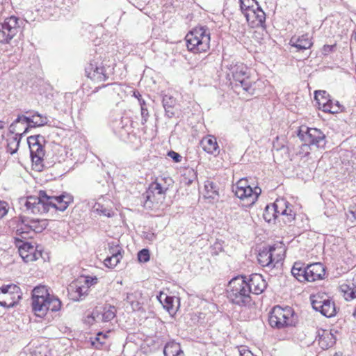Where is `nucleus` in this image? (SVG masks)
<instances>
[{
    "label": "nucleus",
    "instance_id": "1",
    "mask_svg": "<svg viewBox=\"0 0 356 356\" xmlns=\"http://www.w3.org/2000/svg\"><path fill=\"white\" fill-rule=\"evenodd\" d=\"M72 202L73 197L68 193H63L58 196H54L48 195L47 191L41 190L37 197H28L24 206L33 213H44L51 208L64 211Z\"/></svg>",
    "mask_w": 356,
    "mask_h": 356
},
{
    "label": "nucleus",
    "instance_id": "2",
    "mask_svg": "<svg viewBox=\"0 0 356 356\" xmlns=\"http://www.w3.org/2000/svg\"><path fill=\"white\" fill-rule=\"evenodd\" d=\"M227 296L230 302L241 307H250L253 304L250 286L243 275L236 276L229 282Z\"/></svg>",
    "mask_w": 356,
    "mask_h": 356
},
{
    "label": "nucleus",
    "instance_id": "3",
    "mask_svg": "<svg viewBox=\"0 0 356 356\" xmlns=\"http://www.w3.org/2000/svg\"><path fill=\"white\" fill-rule=\"evenodd\" d=\"M188 51L195 54L206 52L210 47V33L206 26L193 29L185 37Z\"/></svg>",
    "mask_w": 356,
    "mask_h": 356
},
{
    "label": "nucleus",
    "instance_id": "4",
    "mask_svg": "<svg viewBox=\"0 0 356 356\" xmlns=\"http://www.w3.org/2000/svg\"><path fill=\"white\" fill-rule=\"evenodd\" d=\"M269 325L278 330L294 326L296 323L295 312L291 307L275 306L268 316Z\"/></svg>",
    "mask_w": 356,
    "mask_h": 356
},
{
    "label": "nucleus",
    "instance_id": "5",
    "mask_svg": "<svg viewBox=\"0 0 356 356\" xmlns=\"http://www.w3.org/2000/svg\"><path fill=\"white\" fill-rule=\"evenodd\" d=\"M48 226V220L46 219H29L24 216H20L17 224L16 236L22 239H27L33 237L37 233L42 232Z\"/></svg>",
    "mask_w": 356,
    "mask_h": 356
},
{
    "label": "nucleus",
    "instance_id": "6",
    "mask_svg": "<svg viewBox=\"0 0 356 356\" xmlns=\"http://www.w3.org/2000/svg\"><path fill=\"white\" fill-rule=\"evenodd\" d=\"M298 136L304 145L309 146L311 149L324 148L327 142L325 134L316 128L302 127L298 130Z\"/></svg>",
    "mask_w": 356,
    "mask_h": 356
},
{
    "label": "nucleus",
    "instance_id": "7",
    "mask_svg": "<svg viewBox=\"0 0 356 356\" xmlns=\"http://www.w3.org/2000/svg\"><path fill=\"white\" fill-rule=\"evenodd\" d=\"M44 141V138L40 134L31 136L27 138L33 168L38 172H41L44 168L43 157L44 156V149L42 143Z\"/></svg>",
    "mask_w": 356,
    "mask_h": 356
},
{
    "label": "nucleus",
    "instance_id": "8",
    "mask_svg": "<svg viewBox=\"0 0 356 356\" xmlns=\"http://www.w3.org/2000/svg\"><path fill=\"white\" fill-rule=\"evenodd\" d=\"M85 71L86 76L97 83L107 81L113 74V67L98 59L91 60Z\"/></svg>",
    "mask_w": 356,
    "mask_h": 356
},
{
    "label": "nucleus",
    "instance_id": "9",
    "mask_svg": "<svg viewBox=\"0 0 356 356\" xmlns=\"http://www.w3.org/2000/svg\"><path fill=\"white\" fill-rule=\"evenodd\" d=\"M312 308L323 316L330 318L336 314V307L333 301L324 293H317L310 296Z\"/></svg>",
    "mask_w": 356,
    "mask_h": 356
},
{
    "label": "nucleus",
    "instance_id": "10",
    "mask_svg": "<svg viewBox=\"0 0 356 356\" xmlns=\"http://www.w3.org/2000/svg\"><path fill=\"white\" fill-rule=\"evenodd\" d=\"M22 293L19 286L14 284L3 285L0 287V306L14 307L22 298Z\"/></svg>",
    "mask_w": 356,
    "mask_h": 356
},
{
    "label": "nucleus",
    "instance_id": "11",
    "mask_svg": "<svg viewBox=\"0 0 356 356\" xmlns=\"http://www.w3.org/2000/svg\"><path fill=\"white\" fill-rule=\"evenodd\" d=\"M19 19L15 16L6 18L0 24V43H8L17 33L19 25Z\"/></svg>",
    "mask_w": 356,
    "mask_h": 356
},
{
    "label": "nucleus",
    "instance_id": "12",
    "mask_svg": "<svg viewBox=\"0 0 356 356\" xmlns=\"http://www.w3.org/2000/svg\"><path fill=\"white\" fill-rule=\"evenodd\" d=\"M278 217L282 216L285 224H291L295 220L296 213L290 204L284 198H277L272 204Z\"/></svg>",
    "mask_w": 356,
    "mask_h": 356
},
{
    "label": "nucleus",
    "instance_id": "13",
    "mask_svg": "<svg viewBox=\"0 0 356 356\" xmlns=\"http://www.w3.org/2000/svg\"><path fill=\"white\" fill-rule=\"evenodd\" d=\"M225 67L227 70V77L229 81L238 82L243 78H249L248 67L241 63L232 61L225 64Z\"/></svg>",
    "mask_w": 356,
    "mask_h": 356
},
{
    "label": "nucleus",
    "instance_id": "14",
    "mask_svg": "<svg viewBox=\"0 0 356 356\" xmlns=\"http://www.w3.org/2000/svg\"><path fill=\"white\" fill-rule=\"evenodd\" d=\"M248 23L252 26H263L266 22V14L260 6L253 7L242 13Z\"/></svg>",
    "mask_w": 356,
    "mask_h": 356
},
{
    "label": "nucleus",
    "instance_id": "15",
    "mask_svg": "<svg viewBox=\"0 0 356 356\" xmlns=\"http://www.w3.org/2000/svg\"><path fill=\"white\" fill-rule=\"evenodd\" d=\"M261 193V189L255 186L254 188L248 187L244 189H240L239 191H236L235 195L244 202V205L246 207L252 206L257 200L259 195Z\"/></svg>",
    "mask_w": 356,
    "mask_h": 356
},
{
    "label": "nucleus",
    "instance_id": "16",
    "mask_svg": "<svg viewBox=\"0 0 356 356\" xmlns=\"http://www.w3.org/2000/svg\"><path fill=\"white\" fill-rule=\"evenodd\" d=\"M67 293L70 299L75 302H79L85 299L88 295L89 291L85 285L82 284L81 279H80L69 285Z\"/></svg>",
    "mask_w": 356,
    "mask_h": 356
},
{
    "label": "nucleus",
    "instance_id": "17",
    "mask_svg": "<svg viewBox=\"0 0 356 356\" xmlns=\"http://www.w3.org/2000/svg\"><path fill=\"white\" fill-rule=\"evenodd\" d=\"M50 295L48 293L47 289L44 286L35 287L33 290L32 294V309L33 312H43L44 305L42 303L45 302L46 298H49Z\"/></svg>",
    "mask_w": 356,
    "mask_h": 356
},
{
    "label": "nucleus",
    "instance_id": "18",
    "mask_svg": "<svg viewBox=\"0 0 356 356\" xmlns=\"http://www.w3.org/2000/svg\"><path fill=\"white\" fill-rule=\"evenodd\" d=\"M19 236L15 238L17 241L22 242V245H19V253L23 261L26 263L35 261L38 259V256L41 255L40 252H35L34 246L29 242H23Z\"/></svg>",
    "mask_w": 356,
    "mask_h": 356
},
{
    "label": "nucleus",
    "instance_id": "19",
    "mask_svg": "<svg viewBox=\"0 0 356 356\" xmlns=\"http://www.w3.org/2000/svg\"><path fill=\"white\" fill-rule=\"evenodd\" d=\"M247 284L250 286V294H260L266 289L267 283L260 274H252L250 275Z\"/></svg>",
    "mask_w": 356,
    "mask_h": 356
},
{
    "label": "nucleus",
    "instance_id": "20",
    "mask_svg": "<svg viewBox=\"0 0 356 356\" xmlns=\"http://www.w3.org/2000/svg\"><path fill=\"white\" fill-rule=\"evenodd\" d=\"M325 270L321 263H313L307 266V282H314L324 278Z\"/></svg>",
    "mask_w": 356,
    "mask_h": 356
},
{
    "label": "nucleus",
    "instance_id": "21",
    "mask_svg": "<svg viewBox=\"0 0 356 356\" xmlns=\"http://www.w3.org/2000/svg\"><path fill=\"white\" fill-rule=\"evenodd\" d=\"M316 341H318L320 347L323 349H327L332 347L336 342V338L334 334L327 330H319L317 331Z\"/></svg>",
    "mask_w": 356,
    "mask_h": 356
},
{
    "label": "nucleus",
    "instance_id": "22",
    "mask_svg": "<svg viewBox=\"0 0 356 356\" xmlns=\"http://www.w3.org/2000/svg\"><path fill=\"white\" fill-rule=\"evenodd\" d=\"M289 44L295 47L297 49L296 51H303L310 49L313 45V42L308 34H305L299 37H292L290 40Z\"/></svg>",
    "mask_w": 356,
    "mask_h": 356
},
{
    "label": "nucleus",
    "instance_id": "23",
    "mask_svg": "<svg viewBox=\"0 0 356 356\" xmlns=\"http://www.w3.org/2000/svg\"><path fill=\"white\" fill-rule=\"evenodd\" d=\"M97 314L96 318L98 322L107 323L113 320L116 316V308L110 305H105L102 307H96Z\"/></svg>",
    "mask_w": 356,
    "mask_h": 356
},
{
    "label": "nucleus",
    "instance_id": "24",
    "mask_svg": "<svg viewBox=\"0 0 356 356\" xmlns=\"http://www.w3.org/2000/svg\"><path fill=\"white\" fill-rule=\"evenodd\" d=\"M314 99L318 105L320 109H322L323 111L327 112L330 111L332 107H330L331 98L330 95L325 90H316L314 92ZM336 108V107H332V109Z\"/></svg>",
    "mask_w": 356,
    "mask_h": 356
},
{
    "label": "nucleus",
    "instance_id": "25",
    "mask_svg": "<svg viewBox=\"0 0 356 356\" xmlns=\"http://www.w3.org/2000/svg\"><path fill=\"white\" fill-rule=\"evenodd\" d=\"M61 301L54 296H49V298H46L45 302L42 303V305H44V312H34L35 315L39 317H43L46 315L47 312L48 310H51V312H58L60 309L61 307Z\"/></svg>",
    "mask_w": 356,
    "mask_h": 356
},
{
    "label": "nucleus",
    "instance_id": "26",
    "mask_svg": "<svg viewBox=\"0 0 356 356\" xmlns=\"http://www.w3.org/2000/svg\"><path fill=\"white\" fill-rule=\"evenodd\" d=\"M275 250V248L274 246H269L268 248H264L258 254L257 260L259 264L265 267L269 266L273 264V252Z\"/></svg>",
    "mask_w": 356,
    "mask_h": 356
},
{
    "label": "nucleus",
    "instance_id": "27",
    "mask_svg": "<svg viewBox=\"0 0 356 356\" xmlns=\"http://www.w3.org/2000/svg\"><path fill=\"white\" fill-rule=\"evenodd\" d=\"M202 149L207 153L211 154H216L218 153V145L216 137L213 136H207L204 137L200 143Z\"/></svg>",
    "mask_w": 356,
    "mask_h": 356
},
{
    "label": "nucleus",
    "instance_id": "28",
    "mask_svg": "<svg viewBox=\"0 0 356 356\" xmlns=\"http://www.w3.org/2000/svg\"><path fill=\"white\" fill-rule=\"evenodd\" d=\"M340 288L346 300L356 298V275L353 277L349 284H343L341 285Z\"/></svg>",
    "mask_w": 356,
    "mask_h": 356
},
{
    "label": "nucleus",
    "instance_id": "29",
    "mask_svg": "<svg viewBox=\"0 0 356 356\" xmlns=\"http://www.w3.org/2000/svg\"><path fill=\"white\" fill-rule=\"evenodd\" d=\"M162 102L163 106L165 110V115L169 118H172V117H174L175 115V99L171 96L165 95L163 97Z\"/></svg>",
    "mask_w": 356,
    "mask_h": 356
},
{
    "label": "nucleus",
    "instance_id": "30",
    "mask_svg": "<svg viewBox=\"0 0 356 356\" xmlns=\"http://www.w3.org/2000/svg\"><path fill=\"white\" fill-rule=\"evenodd\" d=\"M292 275L299 282L307 281V266L300 262H296L291 269Z\"/></svg>",
    "mask_w": 356,
    "mask_h": 356
},
{
    "label": "nucleus",
    "instance_id": "31",
    "mask_svg": "<svg viewBox=\"0 0 356 356\" xmlns=\"http://www.w3.org/2000/svg\"><path fill=\"white\" fill-rule=\"evenodd\" d=\"M157 298L160 303L163 305V308L165 309L170 314L175 312L174 302L175 298L174 296H168L164 292H161L157 296Z\"/></svg>",
    "mask_w": 356,
    "mask_h": 356
},
{
    "label": "nucleus",
    "instance_id": "32",
    "mask_svg": "<svg viewBox=\"0 0 356 356\" xmlns=\"http://www.w3.org/2000/svg\"><path fill=\"white\" fill-rule=\"evenodd\" d=\"M164 356H179L184 355L179 343L174 341L168 342L163 349Z\"/></svg>",
    "mask_w": 356,
    "mask_h": 356
},
{
    "label": "nucleus",
    "instance_id": "33",
    "mask_svg": "<svg viewBox=\"0 0 356 356\" xmlns=\"http://www.w3.org/2000/svg\"><path fill=\"white\" fill-rule=\"evenodd\" d=\"M15 134V136L7 140L6 152L12 155L17 152L21 139L20 133Z\"/></svg>",
    "mask_w": 356,
    "mask_h": 356
},
{
    "label": "nucleus",
    "instance_id": "34",
    "mask_svg": "<svg viewBox=\"0 0 356 356\" xmlns=\"http://www.w3.org/2000/svg\"><path fill=\"white\" fill-rule=\"evenodd\" d=\"M141 202L144 208L147 209H152L154 207V191L147 190L142 195Z\"/></svg>",
    "mask_w": 356,
    "mask_h": 356
},
{
    "label": "nucleus",
    "instance_id": "35",
    "mask_svg": "<svg viewBox=\"0 0 356 356\" xmlns=\"http://www.w3.org/2000/svg\"><path fill=\"white\" fill-rule=\"evenodd\" d=\"M263 217L264 219L268 222H271L273 220H275L279 218L275 212L274 207H272L271 204H268L266 207Z\"/></svg>",
    "mask_w": 356,
    "mask_h": 356
},
{
    "label": "nucleus",
    "instance_id": "36",
    "mask_svg": "<svg viewBox=\"0 0 356 356\" xmlns=\"http://www.w3.org/2000/svg\"><path fill=\"white\" fill-rule=\"evenodd\" d=\"M108 253L113 256V260L117 257L122 258V248L117 243L112 242L108 244Z\"/></svg>",
    "mask_w": 356,
    "mask_h": 356
},
{
    "label": "nucleus",
    "instance_id": "37",
    "mask_svg": "<svg viewBox=\"0 0 356 356\" xmlns=\"http://www.w3.org/2000/svg\"><path fill=\"white\" fill-rule=\"evenodd\" d=\"M24 118H25V115H19L17 118L13 121V122L10 125L9 131L11 134H15L17 131H21L22 129L21 127H19V124H25L26 120L24 119Z\"/></svg>",
    "mask_w": 356,
    "mask_h": 356
},
{
    "label": "nucleus",
    "instance_id": "38",
    "mask_svg": "<svg viewBox=\"0 0 356 356\" xmlns=\"http://www.w3.org/2000/svg\"><path fill=\"white\" fill-rule=\"evenodd\" d=\"M139 105L140 106L141 123L142 124H145L147 122L149 116L147 104L145 99H140Z\"/></svg>",
    "mask_w": 356,
    "mask_h": 356
},
{
    "label": "nucleus",
    "instance_id": "39",
    "mask_svg": "<svg viewBox=\"0 0 356 356\" xmlns=\"http://www.w3.org/2000/svg\"><path fill=\"white\" fill-rule=\"evenodd\" d=\"M105 339L106 335H103L102 332H99L97 337H95L93 339H90L91 345L92 346L97 349H100L102 347V346L105 343Z\"/></svg>",
    "mask_w": 356,
    "mask_h": 356
},
{
    "label": "nucleus",
    "instance_id": "40",
    "mask_svg": "<svg viewBox=\"0 0 356 356\" xmlns=\"http://www.w3.org/2000/svg\"><path fill=\"white\" fill-rule=\"evenodd\" d=\"M33 118H34V124H33L34 127H42L48 123L47 118L42 115L37 111L33 113Z\"/></svg>",
    "mask_w": 356,
    "mask_h": 356
},
{
    "label": "nucleus",
    "instance_id": "41",
    "mask_svg": "<svg viewBox=\"0 0 356 356\" xmlns=\"http://www.w3.org/2000/svg\"><path fill=\"white\" fill-rule=\"evenodd\" d=\"M204 188L209 197H211L213 195H218V188L216 184L212 181H205Z\"/></svg>",
    "mask_w": 356,
    "mask_h": 356
},
{
    "label": "nucleus",
    "instance_id": "42",
    "mask_svg": "<svg viewBox=\"0 0 356 356\" xmlns=\"http://www.w3.org/2000/svg\"><path fill=\"white\" fill-rule=\"evenodd\" d=\"M239 3L242 13L253 7L259 6V3L256 0H239Z\"/></svg>",
    "mask_w": 356,
    "mask_h": 356
},
{
    "label": "nucleus",
    "instance_id": "43",
    "mask_svg": "<svg viewBox=\"0 0 356 356\" xmlns=\"http://www.w3.org/2000/svg\"><path fill=\"white\" fill-rule=\"evenodd\" d=\"M150 259V254L148 249L143 248L138 252V259L140 262H147Z\"/></svg>",
    "mask_w": 356,
    "mask_h": 356
},
{
    "label": "nucleus",
    "instance_id": "44",
    "mask_svg": "<svg viewBox=\"0 0 356 356\" xmlns=\"http://www.w3.org/2000/svg\"><path fill=\"white\" fill-rule=\"evenodd\" d=\"M83 285L86 286V289H89L92 286L96 284L97 283L98 279L95 276H85L83 277ZM90 291V290H88Z\"/></svg>",
    "mask_w": 356,
    "mask_h": 356
},
{
    "label": "nucleus",
    "instance_id": "45",
    "mask_svg": "<svg viewBox=\"0 0 356 356\" xmlns=\"http://www.w3.org/2000/svg\"><path fill=\"white\" fill-rule=\"evenodd\" d=\"M122 258L117 257L115 260H113V256H108L104 259V265L108 268H113L118 265V264Z\"/></svg>",
    "mask_w": 356,
    "mask_h": 356
},
{
    "label": "nucleus",
    "instance_id": "46",
    "mask_svg": "<svg viewBox=\"0 0 356 356\" xmlns=\"http://www.w3.org/2000/svg\"><path fill=\"white\" fill-rule=\"evenodd\" d=\"M149 190L154 191V193H156L159 195H162L165 193L167 188H163L160 183L155 181L151 184Z\"/></svg>",
    "mask_w": 356,
    "mask_h": 356
},
{
    "label": "nucleus",
    "instance_id": "47",
    "mask_svg": "<svg viewBox=\"0 0 356 356\" xmlns=\"http://www.w3.org/2000/svg\"><path fill=\"white\" fill-rule=\"evenodd\" d=\"M250 187V186L248 183V180L246 179H240L235 186H233V192L236 193V191H239L240 189H244Z\"/></svg>",
    "mask_w": 356,
    "mask_h": 356
},
{
    "label": "nucleus",
    "instance_id": "48",
    "mask_svg": "<svg viewBox=\"0 0 356 356\" xmlns=\"http://www.w3.org/2000/svg\"><path fill=\"white\" fill-rule=\"evenodd\" d=\"M26 120L25 124L26 125V127H24V130L22 133H20V137H22L24 134H26L30 128H33V124H34V118L32 116H26L24 118Z\"/></svg>",
    "mask_w": 356,
    "mask_h": 356
},
{
    "label": "nucleus",
    "instance_id": "49",
    "mask_svg": "<svg viewBox=\"0 0 356 356\" xmlns=\"http://www.w3.org/2000/svg\"><path fill=\"white\" fill-rule=\"evenodd\" d=\"M97 314V310L95 308L92 312L88 314L84 321L86 323L89 325H92L94 323H99L97 318H96V315Z\"/></svg>",
    "mask_w": 356,
    "mask_h": 356
},
{
    "label": "nucleus",
    "instance_id": "50",
    "mask_svg": "<svg viewBox=\"0 0 356 356\" xmlns=\"http://www.w3.org/2000/svg\"><path fill=\"white\" fill-rule=\"evenodd\" d=\"M241 87L245 91L248 92L251 88V83L249 78H243L238 81Z\"/></svg>",
    "mask_w": 356,
    "mask_h": 356
},
{
    "label": "nucleus",
    "instance_id": "51",
    "mask_svg": "<svg viewBox=\"0 0 356 356\" xmlns=\"http://www.w3.org/2000/svg\"><path fill=\"white\" fill-rule=\"evenodd\" d=\"M334 106L336 107V108H334V109L332 108L331 111H327V113H338L341 110V106L339 102L338 101H333L332 99H331L330 107L334 108Z\"/></svg>",
    "mask_w": 356,
    "mask_h": 356
},
{
    "label": "nucleus",
    "instance_id": "52",
    "mask_svg": "<svg viewBox=\"0 0 356 356\" xmlns=\"http://www.w3.org/2000/svg\"><path fill=\"white\" fill-rule=\"evenodd\" d=\"M168 156L170 157L176 163H179L181 160V156L179 153L173 150L169 151L168 152Z\"/></svg>",
    "mask_w": 356,
    "mask_h": 356
},
{
    "label": "nucleus",
    "instance_id": "53",
    "mask_svg": "<svg viewBox=\"0 0 356 356\" xmlns=\"http://www.w3.org/2000/svg\"><path fill=\"white\" fill-rule=\"evenodd\" d=\"M7 203L4 201H0V218H3L8 213Z\"/></svg>",
    "mask_w": 356,
    "mask_h": 356
},
{
    "label": "nucleus",
    "instance_id": "54",
    "mask_svg": "<svg viewBox=\"0 0 356 356\" xmlns=\"http://www.w3.org/2000/svg\"><path fill=\"white\" fill-rule=\"evenodd\" d=\"M96 210L97 211H99L101 212V213H102L105 216H107V217L112 216V212L110 210H108L106 209H103V207L100 204L97 205V207H96Z\"/></svg>",
    "mask_w": 356,
    "mask_h": 356
},
{
    "label": "nucleus",
    "instance_id": "55",
    "mask_svg": "<svg viewBox=\"0 0 356 356\" xmlns=\"http://www.w3.org/2000/svg\"><path fill=\"white\" fill-rule=\"evenodd\" d=\"M278 139H279V138H278V136H277L276 141H273V149H275L277 151H279V150L284 148V145H283V144L280 145L278 143Z\"/></svg>",
    "mask_w": 356,
    "mask_h": 356
},
{
    "label": "nucleus",
    "instance_id": "56",
    "mask_svg": "<svg viewBox=\"0 0 356 356\" xmlns=\"http://www.w3.org/2000/svg\"><path fill=\"white\" fill-rule=\"evenodd\" d=\"M335 48V45H328L325 44L323 47V53L324 54H328L329 53L333 51L334 49Z\"/></svg>",
    "mask_w": 356,
    "mask_h": 356
},
{
    "label": "nucleus",
    "instance_id": "57",
    "mask_svg": "<svg viewBox=\"0 0 356 356\" xmlns=\"http://www.w3.org/2000/svg\"><path fill=\"white\" fill-rule=\"evenodd\" d=\"M354 206H352L349 209V213L352 215L354 219H356V197Z\"/></svg>",
    "mask_w": 356,
    "mask_h": 356
},
{
    "label": "nucleus",
    "instance_id": "58",
    "mask_svg": "<svg viewBox=\"0 0 356 356\" xmlns=\"http://www.w3.org/2000/svg\"><path fill=\"white\" fill-rule=\"evenodd\" d=\"M239 353L241 356H254L251 351L245 348L240 350Z\"/></svg>",
    "mask_w": 356,
    "mask_h": 356
},
{
    "label": "nucleus",
    "instance_id": "59",
    "mask_svg": "<svg viewBox=\"0 0 356 356\" xmlns=\"http://www.w3.org/2000/svg\"><path fill=\"white\" fill-rule=\"evenodd\" d=\"M133 96L134 97H136L138 101V104L140 103V99H144L143 97H142V95L138 91V90H135L134 91V95Z\"/></svg>",
    "mask_w": 356,
    "mask_h": 356
},
{
    "label": "nucleus",
    "instance_id": "60",
    "mask_svg": "<svg viewBox=\"0 0 356 356\" xmlns=\"http://www.w3.org/2000/svg\"><path fill=\"white\" fill-rule=\"evenodd\" d=\"M4 122L0 121V137L3 138L4 137Z\"/></svg>",
    "mask_w": 356,
    "mask_h": 356
},
{
    "label": "nucleus",
    "instance_id": "61",
    "mask_svg": "<svg viewBox=\"0 0 356 356\" xmlns=\"http://www.w3.org/2000/svg\"><path fill=\"white\" fill-rule=\"evenodd\" d=\"M109 85H111V84H110V83H108V84H106V85H103V86H102V87H97V88H95V89L93 90V92H97V91H98V90H99V88L106 87V86H109Z\"/></svg>",
    "mask_w": 356,
    "mask_h": 356
},
{
    "label": "nucleus",
    "instance_id": "62",
    "mask_svg": "<svg viewBox=\"0 0 356 356\" xmlns=\"http://www.w3.org/2000/svg\"><path fill=\"white\" fill-rule=\"evenodd\" d=\"M352 40H355L356 42V29L354 31V33L352 35Z\"/></svg>",
    "mask_w": 356,
    "mask_h": 356
},
{
    "label": "nucleus",
    "instance_id": "63",
    "mask_svg": "<svg viewBox=\"0 0 356 356\" xmlns=\"http://www.w3.org/2000/svg\"><path fill=\"white\" fill-rule=\"evenodd\" d=\"M193 175H196V173L193 170Z\"/></svg>",
    "mask_w": 356,
    "mask_h": 356
}]
</instances>
